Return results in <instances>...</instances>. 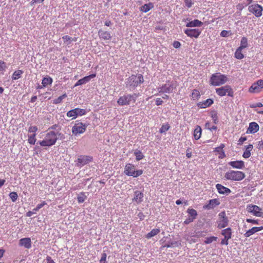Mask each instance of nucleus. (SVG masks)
<instances>
[{"label":"nucleus","mask_w":263,"mask_h":263,"mask_svg":"<svg viewBox=\"0 0 263 263\" xmlns=\"http://www.w3.org/2000/svg\"><path fill=\"white\" fill-rule=\"evenodd\" d=\"M259 127L258 124L255 122H252L249 124V127L247 129V134H254L257 132L259 130Z\"/></svg>","instance_id":"obj_16"},{"label":"nucleus","mask_w":263,"mask_h":263,"mask_svg":"<svg viewBox=\"0 0 263 263\" xmlns=\"http://www.w3.org/2000/svg\"><path fill=\"white\" fill-rule=\"evenodd\" d=\"M44 0H32L30 3V5L32 6L36 3H42Z\"/></svg>","instance_id":"obj_61"},{"label":"nucleus","mask_w":263,"mask_h":263,"mask_svg":"<svg viewBox=\"0 0 263 263\" xmlns=\"http://www.w3.org/2000/svg\"><path fill=\"white\" fill-rule=\"evenodd\" d=\"M184 3H185V6L187 8L191 7L192 5H193V3L192 2V0H184Z\"/></svg>","instance_id":"obj_55"},{"label":"nucleus","mask_w":263,"mask_h":263,"mask_svg":"<svg viewBox=\"0 0 263 263\" xmlns=\"http://www.w3.org/2000/svg\"><path fill=\"white\" fill-rule=\"evenodd\" d=\"M36 134H33L32 135L28 136V142L30 144L34 145L35 143L36 142V138H35Z\"/></svg>","instance_id":"obj_42"},{"label":"nucleus","mask_w":263,"mask_h":263,"mask_svg":"<svg viewBox=\"0 0 263 263\" xmlns=\"http://www.w3.org/2000/svg\"><path fill=\"white\" fill-rule=\"evenodd\" d=\"M9 197L13 202H15L18 198V195L16 192H12L9 194Z\"/></svg>","instance_id":"obj_46"},{"label":"nucleus","mask_w":263,"mask_h":263,"mask_svg":"<svg viewBox=\"0 0 263 263\" xmlns=\"http://www.w3.org/2000/svg\"><path fill=\"white\" fill-rule=\"evenodd\" d=\"M58 135H61V134L53 131H49L46 134L45 139L40 141L39 144L42 146H51L55 144L58 139Z\"/></svg>","instance_id":"obj_1"},{"label":"nucleus","mask_w":263,"mask_h":263,"mask_svg":"<svg viewBox=\"0 0 263 263\" xmlns=\"http://www.w3.org/2000/svg\"><path fill=\"white\" fill-rule=\"evenodd\" d=\"M7 68L6 64L3 61H0V71H4Z\"/></svg>","instance_id":"obj_48"},{"label":"nucleus","mask_w":263,"mask_h":263,"mask_svg":"<svg viewBox=\"0 0 263 263\" xmlns=\"http://www.w3.org/2000/svg\"><path fill=\"white\" fill-rule=\"evenodd\" d=\"M247 210L248 212L252 213L253 215L261 217L262 213L261 209L256 205L250 204L247 206Z\"/></svg>","instance_id":"obj_13"},{"label":"nucleus","mask_w":263,"mask_h":263,"mask_svg":"<svg viewBox=\"0 0 263 263\" xmlns=\"http://www.w3.org/2000/svg\"><path fill=\"white\" fill-rule=\"evenodd\" d=\"M203 25V23L195 19L193 21H190L186 24L187 27H201Z\"/></svg>","instance_id":"obj_25"},{"label":"nucleus","mask_w":263,"mask_h":263,"mask_svg":"<svg viewBox=\"0 0 263 263\" xmlns=\"http://www.w3.org/2000/svg\"><path fill=\"white\" fill-rule=\"evenodd\" d=\"M242 49L237 48L234 53V57L238 60H241L244 58V55L242 52Z\"/></svg>","instance_id":"obj_32"},{"label":"nucleus","mask_w":263,"mask_h":263,"mask_svg":"<svg viewBox=\"0 0 263 263\" xmlns=\"http://www.w3.org/2000/svg\"><path fill=\"white\" fill-rule=\"evenodd\" d=\"M63 40H64V42L66 43L67 45H69L71 43L72 37H70L69 36L66 35L62 37Z\"/></svg>","instance_id":"obj_47"},{"label":"nucleus","mask_w":263,"mask_h":263,"mask_svg":"<svg viewBox=\"0 0 263 263\" xmlns=\"http://www.w3.org/2000/svg\"><path fill=\"white\" fill-rule=\"evenodd\" d=\"M76 112V111L75 109H71L67 112L66 116L69 118H71L72 119H75L77 118V114Z\"/></svg>","instance_id":"obj_39"},{"label":"nucleus","mask_w":263,"mask_h":263,"mask_svg":"<svg viewBox=\"0 0 263 263\" xmlns=\"http://www.w3.org/2000/svg\"><path fill=\"white\" fill-rule=\"evenodd\" d=\"M184 31L187 36L196 39L199 36L201 32V31L199 29H186Z\"/></svg>","instance_id":"obj_14"},{"label":"nucleus","mask_w":263,"mask_h":263,"mask_svg":"<svg viewBox=\"0 0 263 263\" xmlns=\"http://www.w3.org/2000/svg\"><path fill=\"white\" fill-rule=\"evenodd\" d=\"M67 97V95L66 93H64L63 95L60 96L58 98L54 99L53 101V103L54 104H58L61 103L63 100Z\"/></svg>","instance_id":"obj_41"},{"label":"nucleus","mask_w":263,"mask_h":263,"mask_svg":"<svg viewBox=\"0 0 263 263\" xmlns=\"http://www.w3.org/2000/svg\"><path fill=\"white\" fill-rule=\"evenodd\" d=\"M216 92L220 97L228 95L230 97H233L234 92L232 88L229 85H225L216 89Z\"/></svg>","instance_id":"obj_7"},{"label":"nucleus","mask_w":263,"mask_h":263,"mask_svg":"<svg viewBox=\"0 0 263 263\" xmlns=\"http://www.w3.org/2000/svg\"><path fill=\"white\" fill-rule=\"evenodd\" d=\"M263 88V80H259L256 82L252 84L249 89L250 93H258L260 92Z\"/></svg>","instance_id":"obj_12"},{"label":"nucleus","mask_w":263,"mask_h":263,"mask_svg":"<svg viewBox=\"0 0 263 263\" xmlns=\"http://www.w3.org/2000/svg\"><path fill=\"white\" fill-rule=\"evenodd\" d=\"M213 100L211 99H208L206 100L199 102L197 103V106L200 108H205L210 106L213 103Z\"/></svg>","instance_id":"obj_21"},{"label":"nucleus","mask_w":263,"mask_h":263,"mask_svg":"<svg viewBox=\"0 0 263 263\" xmlns=\"http://www.w3.org/2000/svg\"><path fill=\"white\" fill-rule=\"evenodd\" d=\"M219 219L217 221V227L219 229H222L226 227L228 225L229 220L226 216L225 212H221L219 214Z\"/></svg>","instance_id":"obj_10"},{"label":"nucleus","mask_w":263,"mask_h":263,"mask_svg":"<svg viewBox=\"0 0 263 263\" xmlns=\"http://www.w3.org/2000/svg\"><path fill=\"white\" fill-rule=\"evenodd\" d=\"M230 239H227V238H226L225 237H224L223 239H221V245H226L227 246L228 244H229V240Z\"/></svg>","instance_id":"obj_56"},{"label":"nucleus","mask_w":263,"mask_h":263,"mask_svg":"<svg viewBox=\"0 0 263 263\" xmlns=\"http://www.w3.org/2000/svg\"><path fill=\"white\" fill-rule=\"evenodd\" d=\"M205 126L206 128L210 130H216L217 129V127L215 125L209 126V123H206Z\"/></svg>","instance_id":"obj_54"},{"label":"nucleus","mask_w":263,"mask_h":263,"mask_svg":"<svg viewBox=\"0 0 263 263\" xmlns=\"http://www.w3.org/2000/svg\"><path fill=\"white\" fill-rule=\"evenodd\" d=\"M173 47L175 48H178L180 47L181 44L179 41H175L173 44Z\"/></svg>","instance_id":"obj_58"},{"label":"nucleus","mask_w":263,"mask_h":263,"mask_svg":"<svg viewBox=\"0 0 263 263\" xmlns=\"http://www.w3.org/2000/svg\"><path fill=\"white\" fill-rule=\"evenodd\" d=\"M170 126L168 123L162 125L160 129V133H165L170 129Z\"/></svg>","instance_id":"obj_45"},{"label":"nucleus","mask_w":263,"mask_h":263,"mask_svg":"<svg viewBox=\"0 0 263 263\" xmlns=\"http://www.w3.org/2000/svg\"><path fill=\"white\" fill-rule=\"evenodd\" d=\"M219 204L220 202L218 199H211L209 201L208 204L203 206V208L205 209H212L214 208L216 206L218 205Z\"/></svg>","instance_id":"obj_19"},{"label":"nucleus","mask_w":263,"mask_h":263,"mask_svg":"<svg viewBox=\"0 0 263 263\" xmlns=\"http://www.w3.org/2000/svg\"><path fill=\"white\" fill-rule=\"evenodd\" d=\"M216 188L218 192L220 194H229L231 191L230 189L224 186L221 184H217L216 185Z\"/></svg>","instance_id":"obj_18"},{"label":"nucleus","mask_w":263,"mask_h":263,"mask_svg":"<svg viewBox=\"0 0 263 263\" xmlns=\"http://www.w3.org/2000/svg\"><path fill=\"white\" fill-rule=\"evenodd\" d=\"M247 140V137H241L238 141V145H242L243 143Z\"/></svg>","instance_id":"obj_51"},{"label":"nucleus","mask_w":263,"mask_h":263,"mask_svg":"<svg viewBox=\"0 0 263 263\" xmlns=\"http://www.w3.org/2000/svg\"><path fill=\"white\" fill-rule=\"evenodd\" d=\"M226 179L233 181H240L246 177L245 173L241 171L229 170L224 174Z\"/></svg>","instance_id":"obj_3"},{"label":"nucleus","mask_w":263,"mask_h":263,"mask_svg":"<svg viewBox=\"0 0 263 263\" xmlns=\"http://www.w3.org/2000/svg\"><path fill=\"white\" fill-rule=\"evenodd\" d=\"M194 220V219L193 218H192L191 217H189L187 219H186L184 220V223L185 224H188L190 223L193 222Z\"/></svg>","instance_id":"obj_57"},{"label":"nucleus","mask_w":263,"mask_h":263,"mask_svg":"<svg viewBox=\"0 0 263 263\" xmlns=\"http://www.w3.org/2000/svg\"><path fill=\"white\" fill-rule=\"evenodd\" d=\"M186 156L188 158H190L192 157V152L190 151V149L186 150Z\"/></svg>","instance_id":"obj_63"},{"label":"nucleus","mask_w":263,"mask_h":263,"mask_svg":"<svg viewBox=\"0 0 263 263\" xmlns=\"http://www.w3.org/2000/svg\"><path fill=\"white\" fill-rule=\"evenodd\" d=\"M144 82L143 76L141 74H132L130 76L125 82L127 87L130 88H135L140 84Z\"/></svg>","instance_id":"obj_4"},{"label":"nucleus","mask_w":263,"mask_h":263,"mask_svg":"<svg viewBox=\"0 0 263 263\" xmlns=\"http://www.w3.org/2000/svg\"><path fill=\"white\" fill-rule=\"evenodd\" d=\"M74 109H76V112L77 114V117L79 116H82L83 115H85L87 112L86 110L84 109H81L79 108H76Z\"/></svg>","instance_id":"obj_43"},{"label":"nucleus","mask_w":263,"mask_h":263,"mask_svg":"<svg viewBox=\"0 0 263 263\" xmlns=\"http://www.w3.org/2000/svg\"><path fill=\"white\" fill-rule=\"evenodd\" d=\"M162 103H163V101L162 100V99L161 98H157V99L156 100V104L157 106L161 105L162 104Z\"/></svg>","instance_id":"obj_60"},{"label":"nucleus","mask_w":263,"mask_h":263,"mask_svg":"<svg viewBox=\"0 0 263 263\" xmlns=\"http://www.w3.org/2000/svg\"><path fill=\"white\" fill-rule=\"evenodd\" d=\"M106 254L105 253H103V254H102V255H101V258L100 260V263H105V261H106Z\"/></svg>","instance_id":"obj_53"},{"label":"nucleus","mask_w":263,"mask_h":263,"mask_svg":"<svg viewBox=\"0 0 263 263\" xmlns=\"http://www.w3.org/2000/svg\"><path fill=\"white\" fill-rule=\"evenodd\" d=\"M138 95L134 93L133 95H127L121 96L117 101V103L120 106L129 105L132 101L135 103Z\"/></svg>","instance_id":"obj_6"},{"label":"nucleus","mask_w":263,"mask_h":263,"mask_svg":"<svg viewBox=\"0 0 263 263\" xmlns=\"http://www.w3.org/2000/svg\"><path fill=\"white\" fill-rule=\"evenodd\" d=\"M143 194L139 191H136L134 193V197L133 199V201L137 203H140L143 201Z\"/></svg>","instance_id":"obj_23"},{"label":"nucleus","mask_w":263,"mask_h":263,"mask_svg":"<svg viewBox=\"0 0 263 263\" xmlns=\"http://www.w3.org/2000/svg\"><path fill=\"white\" fill-rule=\"evenodd\" d=\"M246 221L248 222H249V223H253V224H258V220H257L247 218L246 219Z\"/></svg>","instance_id":"obj_59"},{"label":"nucleus","mask_w":263,"mask_h":263,"mask_svg":"<svg viewBox=\"0 0 263 263\" xmlns=\"http://www.w3.org/2000/svg\"><path fill=\"white\" fill-rule=\"evenodd\" d=\"M160 232V229H154L150 232L148 233L146 235V238L149 239L151 237L157 235Z\"/></svg>","instance_id":"obj_33"},{"label":"nucleus","mask_w":263,"mask_h":263,"mask_svg":"<svg viewBox=\"0 0 263 263\" xmlns=\"http://www.w3.org/2000/svg\"><path fill=\"white\" fill-rule=\"evenodd\" d=\"M230 34V31L227 30H222L220 33V35L222 37H227Z\"/></svg>","instance_id":"obj_50"},{"label":"nucleus","mask_w":263,"mask_h":263,"mask_svg":"<svg viewBox=\"0 0 263 263\" xmlns=\"http://www.w3.org/2000/svg\"><path fill=\"white\" fill-rule=\"evenodd\" d=\"M248 10L256 17H259L262 15L263 7L258 4H254L249 6Z\"/></svg>","instance_id":"obj_8"},{"label":"nucleus","mask_w":263,"mask_h":263,"mask_svg":"<svg viewBox=\"0 0 263 263\" xmlns=\"http://www.w3.org/2000/svg\"><path fill=\"white\" fill-rule=\"evenodd\" d=\"M46 260L47 261V263H55L53 259H52L51 257L50 256H47L46 257Z\"/></svg>","instance_id":"obj_64"},{"label":"nucleus","mask_w":263,"mask_h":263,"mask_svg":"<svg viewBox=\"0 0 263 263\" xmlns=\"http://www.w3.org/2000/svg\"><path fill=\"white\" fill-rule=\"evenodd\" d=\"M53 80L52 79L47 76L43 79L42 84L43 87H46L49 85H51L52 83Z\"/></svg>","instance_id":"obj_31"},{"label":"nucleus","mask_w":263,"mask_h":263,"mask_svg":"<svg viewBox=\"0 0 263 263\" xmlns=\"http://www.w3.org/2000/svg\"><path fill=\"white\" fill-rule=\"evenodd\" d=\"M173 90V87L172 85H168L165 84L163 85L160 88H159V92L170 93Z\"/></svg>","instance_id":"obj_24"},{"label":"nucleus","mask_w":263,"mask_h":263,"mask_svg":"<svg viewBox=\"0 0 263 263\" xmlns=\"http://www.w3.org/2000/svg\"><path fill=\"white\" fill-rule=\"evenodd\" d=\"M228 80V77L220 72H216L212 74L210 79V84L211 85L217 86L225 84Z\"/></svg>","instance_id":"obj_2"},{"label":"nucleus","mask_w":263,"mask_h":263,"mask_svg":"<svg viewBox=\"0 0 263 263\" xmlns=\"http://www.w3.org/2000/svg\"><path fill=\"white\" fill-rule=\"evenodd\" d=\"M23 73V71L22 70H17L15 71L12 76V80H17L21 77L22 74Z\"/></svg>","instance_id":"obj_36"},{"label":"nucleus","mask_w":263,"mask_h":263,"mask_svg":"<svg viewBox=\"0 0 263 263\" xmlns=\"http://www.w3.org/2000/svg\"><path fill=\"white\" fill-rule=\"evenodd\" d=\"M187 212L189 215V217H192L194 219L196 218L197 216V212L195 210L189 208L187 210Z\"/></svg>","instance_id":"obj_38"},{"label":"nucleus","mask_w":263,"mask_h":263,"mask_svg":"<svg viewBox=\"0 0 263 263\" xmlns=\"http://www.w3.org/2000/svg\"><path fill=\"white\" fill-rule=\"evenodd\" d=\"M201 95L199 91L196 89H194L192 90L191 94L192 100L194 101L198 100L200 98Z\"/></svg>","instance_id":"obj_30"},{"label":"nucleus","mask_w":263,"mask_h":263,"mask_svg":"<svg viewBox=\"0 0 263 263\" xmlns=\"http://www.w3.org/2000/svg\"><path fill=\"white\" fill-rule=\"evenodd\" d=\"M93 160L92 157L90 156L81 155L79 156L77 160L76 161L77 165L79 167H82L89 162H91Z\"/></svg>","instance_id":"obj_11"},{"label":"nucleus","mask_w":263,"mask_h":263,"mask_svg":"<svg viewBox=\"0 0 263 263\" xmlns=\"http://www.w3.org/2000/svg\"><path fill=\"white\" fill-rule=\"evenodd\" d=\"M228 164L233 168L242 169L245 167V162L242 160L230 161Z\"/></svg>","instance_id":"obj_15"},{"label":"nucleus","mask_w":263,"mask_h":263,"mask_svg":"<svg viewBox=\"0 0 263 263\" xmlns=\"http://www.w3.org/2000/svg\"><path fill=\"white\" fill-rule=\"evenodd\" d=\"M253 148V146L252 144H249L246 147V149L243 153L242 157L244 158H248L251 156V152L252 151Z\"/></svg>","instance_id":"obj_28"},{"label":"nucleus","mask_w":263,"mask_h":263,"mask_svg":"<svg viewBox=\"0 0 263 263\" xmlns=\"http://www.w3.org/2000/svg\"><path fill=\"white\" fill-rule=\"evenodd\" d=\"M96 74L95 73L91 74L89 76H86L82 79H80L78 81V82L75 84L74 86H77L79 85H81L86 83L88 82L91 79L93 78L96 77Z\"/></svg>","instance_id":"obj_17"},{"label":"nucleus","mask_w":263,"mask_h":263,"mask_svg":"<svg viewBox=\"0 0 263 263\" xmlns=\"http://www.w3.org/2000/svg\"><path fill=\"white\" fill-rule=\"evenodd\" d=\"M124 173L128 176L138 177L143 174L142 170H135V166L132 163H127L125 165Z\"/></svg>","instance_id":"obj_5"},{"label":"nucleus","mask_w":263,"mask_h":263,"mask_svg":"<svg viewBox=\"0 0 263 263\" xmlns=\"http://www.w3.org/2000/svg\"><path fill=\"white\" fill-rule=\"evenodd\" d=\"M221 234L226 238L231 239L232 235V229L230 228L223 229L221 231Z\"/></svg>","instance_id":"obj_29"},{"label":"nucleus","mask_w":263,"mask_h":263,"mask_svg":"<svg viewBox=\"0 0 263 263\" xmlns=\"http://www.w3.org/2000/svg\"><path fill=\"white\" fill-rule=\"evenodd\" d=\"M262 230V228L261 227H253L251 229L247 231L244 234L246 237H249L252 235L254 234L256 232L260 231Z\"/></svg>","instance_id":"obj_26"},{"label":"nucleus","mask_w":263,"mask_h":263,"mask_svg":"<svg viewBox=\"0 0 263 263\" xmlns=\"http://www.w3.org/2000/svg\"><path fill=\"white\" fill-rule=\"evenodd\" d=\"M87 198V196L84 192H81L77 197L78 202L79 203H83Z\"/></svg>","instance_id":"obj_37"},{"label":"nucleus","mask_w":263,"mask_h":263,"mask_svg":"<svg viewBox=\"0 0 263 263\" xmlns=\"http://www.w3.org/2000/svg\"><path fill=\"white\" fill-rule=\"evenodd\" d=\"M202 129L199 125H197L194 130L193 136L196 140H199L201 136Z\"/></svg>","instance_id":"obj_27"},{"label":"nucleus","mask_w":263,"mask_h":263,"mask_svg":"<svg viewBox=\"0 0 263 263\" xmlns=\"http://www.w3.org/2000/svg\"><path fill=\"white\" fill-rule=\"evenodd\" d=\"M218 238L216 236H210L206 237L204 242L205 244H210L213 242V241H215L217 240Z\"/></svg>","instance_id":"obj_40"},{"label":"nucleus","mask_w":263,"mask_h":263,"mask_svg":"<svg viewBox=\"0 0 263 263\" xmlns=\"http://www.w3.org/2000/svg\"><path fill=\"white\" fill-rule=\"evenodd\" d=\"M19 245L26 249H30L31 247V239L29 237L21 239L19 241Z\"/></svg>","instance_id":"obj_20"},{"label":"nucleus","mask_w":263,"mask_h":263,"mask_svg":"<svg viewBox=\"0 0 263 263\" xmlns=\"http://www.w3.org/2000/svg\"><path fill=\"white\" fill-rule=\"evenodd\" d=\"M87 128V125L82 122H78L74 124L72 128V133L74 135L84 133Z\"/></svg>","instance_id":"obj_9"},{"label":"nucleus","mask_w":263,"mask_h":263,"mask_svg":"<svg viewBox=\"0 0 263 263\" xmlns=\"http://www.w3.org/2000/svg\"><path fill=\"white\" fill-rule=\"evenodd\" d=\"M224 147V144H221L218 147H217L215 148V151L219 153H220V152L223 150V148Z\"/></svg>","instance_id":"obj_52"},{"label":"nucleus","mask_w":263,"mask_h":263,"mask_svg":"<svg viewBox=\"0 0 263 263\" xmlns=\"http://www.w3.org/2000/svg\"><path fill=\"white\" fill-rule=\"evenodd\" d=\"M37 130V127L36 126H31L28 128L29 133H33V134H35Z\"/></svg>","instance_id":"obj_49"},{"label":"nucleus","mask_w":263,"mask_h":263,"mask_svg":"<svg viewBox=\"0 0 263 263\" xmlns=\"http://www.w3.org/2000/svg\"><path fill=\"white\" fill-rule=\"evenodd\" d=\"M219 154V155L218 156L219 158L220 159H223L226 157V154L224 153V152L223 150H222Z\"/></svg>","instance_id":"obj_62"},{"label":"nucleus","mask_w":263,"mask_h":263,"mask_svg":"<svg viewBox=\"0 0 263 263\" xmlns=\"http://www.w3.org/2000/svg\"><path fill=\"white\" fill-rule=\"evenodd\" d=\"M248 46V39L246 37L243 36L241 38L240 41V45L238 47L240 49H243Z\"/></svg>","instance_id":"obj_34"},{"label":"nucleus","mask_w":263,"mask_h":263,"mask_svg":"<svg viewBox=\"0 0 263 263\" xmlns=\"http://www.w3.org/2000/svg\"><path fill=\"white\" fill-rule=\"evenodd\" d=\"M134 155H135L136 159L137 161H139V160L142 159L144 157V155H143V154L142 153V152L140 151L135 152L134 153Z\"/></svg>","instance_id":"obj_44"},{"label":"nucleus","mask_w":263,"mask_h":263,"mask_svg":"<svg viewBox=\"0 0 263 263\" xmlns=\"http://www.w3.org/2000/svg\"><path fill=\"white\" fill-rule=\"evenodd\" d=\"M153 8V5L152 3H149L148 4H144L141 8V10L144 12H147Z\"/></svg>","instance_id":"obj_35"},{"label":"nucleus","mask_w":263,"mask_h":263,"mask_svg":"<svg viewBox=\"0 0 263 263\" xmlns=\"http://www.w3.org/2000/svg\"><path fill=\"white\" fill-rule=\"evenodd\" d=\"M98 35L101 39L108 40L111 39V36L109 32L100 29L98 32Z\"/></svg>","instance_id":"obj_22"}]
</instances>
